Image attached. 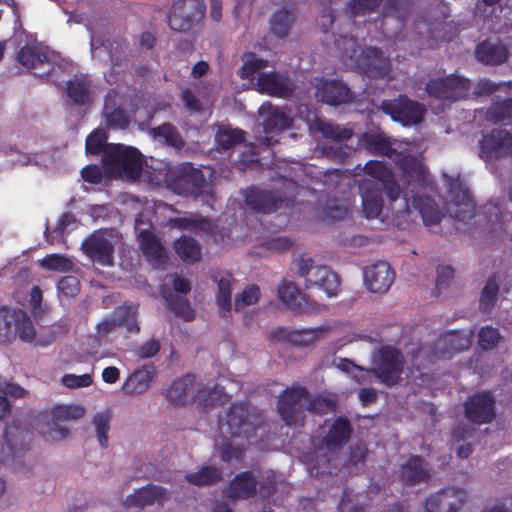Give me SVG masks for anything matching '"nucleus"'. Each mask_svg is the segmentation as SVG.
<instances>
[{
  "label": "nucleus",
  "instance_id": "obj_52",
  "mask_svg": "<svg viewBox=\"0 0 512 512\" xmlns=\"http://www.w3.org/2000/svg\"><path fill=\"white\" fill-rule=\"evenodd\" d=\"M41 266L49 271L69 272L73 269V262L64 255L50 254L41 260Z\"/></svg>",
  "mask_w": 512,
  "mask_h": 512
},
{
  "label": "nucleus",
  "instance_id": "obj_58",
  "mask_svg": "<svg viewBox=\"0 0 512 512\" xmlns=\"http://www.w3.org/2000/svg\"><path fill=\"white\" fill-rule=\"evenodd\" d=\"M501 339L497 328L492 326L482 327L478 332V344L483 350L494 349Z\"/></svg>",
  "mask_w": 512,
  "mask_h": 512
},
{
  "label": "nucleus",
  "instance_id": "obj_16",
  "mask_svg": "<svg viewBox=\"0 0 512 512\" xmlns=\"http://www.w3.org/2000/svg\"><path fill=\"white\" fill-rule=\"evenodd\" d=\"M512 134L503 129H493L479 141V156L484 160H496L511 156Z\"/></svg>",
  "mask_w": 512,
  "mask_h": 512
},
{
  "label": "nucleus",
  "instance_id": "obj_41",
  "mask_svg": "<svg viewBox=\"0 0 512 512\" xmlns=\"http://www.w3.org/2000/svg\"><path fill=\"white\" fill-rule=\"evenodd\" d=\"M295 21V15L287 8L276 11L271 18V31L279 38H284Z\"/></svg>",
  "mask_w": 512,
  "mask_h": 512
},
{
  "label": "nucleus",
  "instance_id": "obj_61",
  "mask_svg": "<svg viewBox=\"0 0 512 512\" xmlns=\"http://www.w3.org/2000/svg\"><path fill=\"white\" fill-rule=\"evenodd\" d=\"M382 0H351L349 8L354 16L375 12Z\"/></svg>",
  "mask_w": 512,
  "mask_h": 512
},
{
  "label": "nucleus",
  "instance_id": "obj_5",
  "mask_svg": "<svg viewBox=\"0 0 512 512\" xmlns=\"http://www.w3.org/2000/svg\"><path fill=\"white\" fill-rule=\"evenodd\" d=\"M165 183L175 194L193 198L203 195L207 187L203 171L190 162L169 168L165 174Z\"/></svg>",
  "mask_w": 512,
  "mask_h": 512
},
{
  "label": "nucleus",
  "instance_id": "obj_49",
  "mask_svg": "<svg viewBox=\"0 0 512 512\" xmlns=\"http://www.w3.org/2000/svg\"><path fill=\"white\" fill-rule=\"evenodd\" d=\"M118 315L119 327L125 326L129 333H139L140 327L137 323V306L123 305L115 309Z\"/></svg>",
  "mask_w": 512,
  "mask_h": 512
},
{
  "label": "nucleus",
  "instance_id": "obj_59",
  "mask_svg": "<svg viewBox=\"0 0 512 512\" xmlns=\"http://www.w3.org/2000/svg\"><path fill=\"white\" fill-rule=\"evenodd\" d=\"M335 408L336 403L334 400L322 395H318L309 401L306 410L310 413L325 415L334 412Z\"/></svg>",
  "mask_w": 512,
  "mask_h": 512
},
{
  "label": "nucleus",
  "instance_id": "obj_23",
  "mask_svg": "<svg viewBox=\"0 0 512 512\" xmlns=\"http://www.w3.org/2000/svg\"><path fill=\"white\" fill-rule=\"evenodd\" d=\"M316 97L319 101L338 106L349 103L353 100L350 88L339 80H323L316 90Z\"/></svg>",
  "mask_w": 512,
  "mask_h": 512
},
{
  "label": "nucleus",
  "instance_id": "obj_28",
  "mask_svg": "<svg viewBox=\"0 0 512 512\" xmlns=\"http://www.w3.org/2000/svg\"><path fill=\"white\" fill-rule=\"evenodd\" d=\"M399 477L404 484L414 485L427 481L430 478L427 463L419 455H411L408 460L400 466Z\"/></svg>",
  "mask_w": 512,
  "mask_h": 512
},
{
  "label": "nucleus",
  "instance_id": "obj_57",
  "mask_svg": "<svg viewBox=\"0 0 512 512\" xmlns=\"http://www.w3.org/2000/svg\"><path fill=\"white\" fill-rule=\"evenodd\" d=\"M99 444L103 448L108 447V432L110 429V414L108 412L96 413L93 417Z\"/></svg>",
  "mask_w": 512,
  "mask_h": 512
},
{
  "label": "nucleus",
  "instance_id": "obj_7",
  "mask_svg": "<svg viewBox=\"0 0 512 512\" xmlns=\"http://www.w3.org/2000/svg\"><path fill=\"white\" fill-rule=\"evenodd\" d=\"M204 0H174L167 13L168 26L177 32H189L204 18Z\"/></svg>",
  "mask_w": 512,
  "mask_h": 512
},
{
  "label": "nucleus",
  "instance_id": "obj_8",
  "mask_svg": "<svg viewBox=\"0 0 512 512\" xmlns=\"http://www.w3.org/2000/svg\"><path fill=\"white\" fill-rule=\"evenodd\" d=\"M443 178L448 186L449 202L447 211L450 216L459 222H468L475 216V201L470 195L469 190L464 186L460 176L453 178L443 174Z\"/></svg>",
  "mask_w": 512,
  "mask_h": 512
},
{
  "label": "nucleus",
  "instance_id": "obj_20",
  "mask_svg": "<svg viewBox=\"0 0 512 512\" xmlns=\"http://www.w3.org/2000/svg\"><path fill=\"white\" fill-rule=\"evenodd\" d=\"M82 250L92 261L102 266H113L114 245L102 231L92 233L82 243Z\"/></svg>",
  "mask_w": 512,
  "mask_h": 512
},
{
  "label": "nucleus",
  "instance_id": "obj_13",
  "mask_svg": "<svg viewBox=\"0 0 512 512\" xmlns=\"http://www.w3.org/2000/svg\"><path fill=\"white\" fill-rule=\"evenodd\" d=\"M31 431L20 421L6 426L0 438V464L9 458H15L30 449Z\"/></svg>",
  "mask_w": 512,
  "mask_h": 512
},
{
  "label": "nucleus",
  "instance_id": "obj_19",
  "mask_svg": "<svg viewBox=\"0 0 512 512\" xmlns=\"http://www.w3.org/2000/svg\"><path fill=\"white\" fill-rule=\"evenodd\" d=\"M366 175L380 184L390 204L399 199L401 188L396 181L392 170L384 163L378 160H369L363 167Z\"/></svg>",
  "mask_w": 512,
  "mask_h": 512
},
{
  "label": "nucleus",
  "instance_id": "obj_30",
  "mask_svg": "<svg viewBox=\"0 0 512 512\" xmlns=\"http://www.w3.org/2000/svg\"><path fill=\"white\" fill-rule=\"evenodd\" d=\"M352 432L350 421L340 416L333 421L323 442L329 450L339 449L349 441Z\"/></svg>",
  "mask_w": 512,
  "mask_h": 512
},
{
  "label": "nucleus",
  "instance_id": "obj_47",
  "mask_svg": "<svg viewBox=\"0 0 512 512\" xmlns=\"http://www.w3.org/2000/svg\"><path fill=\"white\" fill-rule=\"evenodd\" d=\"M15 309L0 306V343H10L15 340V328L11 325L15 321Z\"/></svg>",
  "mask_w": 512,
  "mask_h": 512
},
{
  "label": "nucleus",
  "instance_id": "obj_27",
  "mask_svg": "<svg viewBox=\"0 0 512 512\" xmlns=\"http://www.w3.org/2000/svg\"><path fill=\"white\" fill-rule=\"evenodd\" d=\"M293 125V119L288 116L284 111L275 108L265 118L263 126L266 136L260 139V143L267 147L273 146L278 143L273 140L270 134H279L280 132L289 129Z\"/></svg>",
  "mask_w": 512,
  "mask_h": 512
},
{
  "label": "nucleus",
  "instance_id": "obj_48",
  "mask_svg": "<svg viewBox=\"0 0 512 512\" xmlns=\"http://www.w3.org/2000/svg\"><path fill=\"white\" fill-rule=\"evenodd\" d=\"M67 95L75 105H84L89 101V84L84 78H75L67 82Z\"/></svg>",
  "mask_w": 512,
  "mask_h": 512
},
{
  "label": "nucleus",
  "instance_id": "obj_64",
  "mask_svg": "<svg viewBox=\"0 0 512 512\" xmlns=\"http://www.w3.org/2000/svg\"><path fill=\"white\" fill-rule=\"evenodd\" d=\"M92 376L88 373L82 375L65 374L62 383L68 388L88 387L92 384Z\"/></svg>",
  "mask_w": 512,
  "mask_h": 512
},
{
  "label": "nucleus",
  "instance_id": "obj_29",
  "mask_svg": "<svg viewBox=\"0 0 512 512\" xmlns=\"http://www.w3.org/2000/svg\"><path fill=\"white\" fill-rule=\"evenodd\" d=\"M278 298L294 312L306 313L310 309L308 301L301 295L296 283L292 281H282L278 287Z\"/></svg>",
  "mask_w": 512,
  "mask_h": 512
},
{
  "label": "nucleus",
  "instance_id": "obj_51",
  "mask_svg": "<svg viewBox=\"0 0 512 512\" xmlns=\"http://www.w3.org/2000/svg\"><path fill=\"white\" fill-rule=\"evenodd\" d=\"M318 130L324 138L333 139L336 141H346L353 136V130L346 127H341L337 124H332L326 121H320Z\"/></svg>",
  "mask_w": 512,
  "mask_h": 512
},
{
  "label": "nucleus",
  "instance_id": "obj_21",
  "mask_svg": "<svg viewBox=\"0 0 512 512\" xmlns=\"http://www.w3.org/2000/svg\"><path fill=\"white\" fill-rule=\"evenodd\" d=\"M395 280V272L386 261H379L364 269V282L369 291L385 293Z\"/></svg>",
  "mask_w": 512,
  "mask_h": 512
},
{
  "label": "nucleus",
  "instance_id": "obj_62",
  "mask_svg": "<svg viewBox=\"0 0 512 512\" xmlns=\"http://www.w3.org/2000/svg\"><path fill=\"white\" fill-rule=\"evenodd\" d=\"M484 213L487 215V220L491 224L492 230L503 229L504 215L499 203H488L484 206Z\"/></svg>",
  "mask_w": 512,
  "mask_h": 512
},
{
  "label": "nucleus",
  "instance_id": "obj_17",
  "mask_svg": "<svg viewBox=\"0 0 512 512\" xmlns=\"http://www.w3.org/2000/svg\"><path fill=\"white\" fill-rule=\"evenodd\" d=\"M467 501V492L461 487H447L430 495L425 501L426 512H457Z\"/></svg>",
  "mask_w": 512,
  "mask_h": 512
},
{
  "label": "nucleus",
  "instance_id": "obj_46",
  "mask_svg": "<svg viewBox=\"0 0 512 512\" xmlns=\"http://www.w3.org/2000/svg\"><path fill=\"white\" fill-rule=\"evenodd\" d=\"M185 479L197 486L211 485L222 479V472L211 466H203L199 471L189 473Z\"/></svg>",
  "mask_w": 512,
  "mask_h": 512
},
{
  "label": "nucleus",
  "instance_id": "obj_4",
  "mask_svg": "<svg viewBox=\"0 0 512 512\" xmlns=\"http://www.w3.org/2000/svg\"><path fill=\"white\" fill-rule=\"evenodd\" d=\"M102 166L107 174L124 175L129 179L136 180L142 171V154L134 147L108 144L104 155H102Z\"/></svg>",
  "mask_w": 512,
  "mask_h": 512
},
{
  "label": "nucleus",
  "instance_id": "obj_6",
  "mask_svg": "<svg viewBox=\"0 0 512 512\" xmlns=\"http://www.w3.org/2000/svg\"><path fill=\"white\" fill-rule=\"evenodd\" d=\"M296 268V275L304 279L306 288H318L328 297L338 295L341 279L329 266L318 264L309 257H300L296 261Z\"/></svg>",
  "mask_w": 512,
  "mask_h": 512
},
{
  "label": "nucleus",
  "instance_id": "obj_37",
  "mask_svg": "<svg viewBox=\"0 0 512 512\" xmlns=\"http://www.w3.org/2000/svg\"><path fill=\"white\" fill-rule=\"evenodd\" d=\"M193 384L194 376L192 374L175 379L167 389V399L175 405L185 404L192 392Z\"/></svg>",
  "mask_w": 512,
  "mask_h": 512
},
{
  "label": "nucleus",
  "instance_id": "obj_40",
  "mask_svg": "<svg viewBox=\"0 0 512 512\" xmlns=\"http://www.w3.org/2000/svg\"><path fill=\"white\" fill-rule=\"evenodd\" d=\"M487 119L495 124L512 125V98L493 103L487 110Z\"/></svg>",
  "mask_w": 512,
  "mask_h": 512
},
{
  "label": "nucleus",
  "instance_id": "obj_43",
  "mask_svg": "<svg viewBox=\"0 0 512 512\" xmlns=\"http://www.w3.org/2000/svg\"><path fill=\"white\" fill-rule=\"evenodd\" d=\"M11 326L15 328V338L19 337L24 342H32L34 340L36 335L35 327L28 315L22 310H16L15 321H13Z\"/></svg>",
  "mask_w": 512,
  "mask_h": 512
},
{
  "label": "nucleus",
  "instance_id": "obj_15",
  "mask_svg": "<svg viewBox=\"0 0 512 512\" xmlns=\"http://www.w3.org/2000/svg\"><path fill=\"white\" fill-rule=\"evenodd\" d=\"M464 415L473 424L491 423L496 417L495 398L490 391L475 393L464 402Z\"/></svg>",
  "mask_w": 512,
  "mask_h": 512
},
{
  "label": "nucleus",
  "instance_id": "obj_39",
  "mask_svg": "<svg viewBox=\"0 0 512 512\" xmlns=\"http://www.w3.org/2000/svg\"><path fill=\"white\" fill-rule=\"evenodd\" d=\"M17 59L21 65L29 69L49 63L47 53L40 48L32 46L21 47Z\"/></svg>",
  "mask_w": 512,
  "mask_h": 512
},
{
  "label": "nucleus",
  "instance_id": "obj_33",
  "mask_svg": "<svg viewBox=\"0 0 512 512\" xmlns=\"http://www.w3.org/2000/svg\"><path fill=\"white\" fill-rule=\"evenodd\" d=\"M321 333L320 329H301L286 331L282 327L272 330L269 334L270 340H286L295 346H308L313 343Z\"/></svg>",
  "mask_w": 512,
  "mask_h": 512
},
{
  "label": "nucleus",
  "instance_id": "obj_55",
  "mask_svg": "<svg viewBox=\"0 0 512 512\" xmlns=\"http://www.w3.org/2000/svg\"><path fill=\"white\" fill-rule=\"evenodd\" d=\"M106 134L103 130L97 129L94 130L91 134H89L86 138L85 148L87 153L92 155H99L104 152L109 143H106Z\"/></svg>",
  "mask_w": 512,
  "mask_h": 512
},
{
  "label": "nucleus",
  "instance_id": "obj_3",
  "mask_svg": "<svg viewBox=\"0 0 512 512\" xmlns=\"http://www.w3.org/2000/svg\"><path fill=\"white\" fill-rule=\"evenodd\" d=\"M284 195L274 191L261 189L256 186L248 188L244 194L247 206L258 213L269 214L276 212L282 206L293 204L295 196L302 187L291 178H283Z\"/></svg>",
  "mask_w": 512,
  "mask_h": 512
},
{
  "label": "nucleus",
  "instance_id": "obj_26",
  "mask_svg": "<svg viewBox=\"0 0 512 512\" xmlns=\"http://www.w3.org/2000/svg\"><path fill=\"white\" fill-rule=\"evenodd\" d=\"M474 54L479 62L497 66L507 61L509 52L500 40L486 39L476 46Z\"/></svg>",
  "mask_w": 512,
  "mask_h": 512
},
{
  "label": "nucleus",
  "instance_id": "obj_25",
  "mask_svg": "<svg viewBox=\"0 0 512 512\" xmlns=\"http://www.w3.org/2000/svg\"><path fill=\"white\" fill-rule=\"evenodd\" d=\"M358 67L371 77H382L388 71L389 63L380 49L364 48L357 59Z\"/></svg>",
  "mask_w": 512,
  "mask_h": 512
},
{
  "label": "nucleus",
  "instance_id": "obj_38",
  "mask_svg": "<svg viewBox=\"0 0 512 512\" xmlns=\"http://www.w3.org/2000/svg\"><path fill=\"white\" fill-rule=\"evenodd\" d=\"M138 241L143 254L153 260H161L165 256V249L158 237L150 230H141L138 234Z\"/></svg>",
  "mask_w": 512,
  "mask_h": 512
},
{
  "label": "nucleus",
  "instance_id": "obj_35",
  "mask_svg": "<svg viewBox=\"0 0 512 512\" xmlns=\"http://www.w3.org/2000/svg\"><path fill=\"white\" fill-rule=\"evenodd\" d=\"M459 333L450 331L441 335L433 345V356L436 359L450 358L454 353L460 352L470 344L468 338H464L465 344L458 343Z\"/></svg>",
  "mask_w": 512,
  "mask_h": 512
},
{
  "label": "nucleus",
  "instance_id": "obj_18",
  "mask_svg": "<svg viewBox=\"0 0 512 512\" xmlns=\"http://www.w3.org/2000/svg\"><path fill=\"white\" fill-rule=\"evenodd\" d=\"M170 496L171 494L166 488L150 483L135 489L131 495L125 498L123 505L126 509H144L153 505L163 507Z\"/></svg>",
  "mask_w": 512,
  "mask_h": 512
},
{
  "label": "nucleus",
  "instance_id": "obj_36",
  "mask_svg": "<svg viewBox=\"0 0 512 512\" xmlns=\"http://www.w3.org/2000/svg\"><path fill=\"white\" fill-rule=\"evenodd\" d=\"M173 248L178 257L185 263L194 264L201 260L202 249L199 242L187 235L174 241Z\"/></svg>",
  "mask_w": 512,
  "mask_h": 512
},
{
  "label": "nucleus",
  "instance_id": "obj_44",
  "mask_svg": "<svg viewBox=\"0 0 512 512\" xmlns=\"http://www.w3.org/2000/svg\"><path fill=\"white\" fill-rule=\"evenodd\" d=\"M245 141V132L238 128H222L215 135V142L219 149L228 150Z\"/></svg>",
  "mask_w": 512,
  "mask_h": 512
},
{
  "label": "nucleus",
  "instance_id": "obj_9",
  "mask_svg": "<svg viewBox=\"0 0 512 512\" xmlns=\"http://www.w3.org/2000/svg\"><path fill=\"white\" fill-rule=\"evenodd\" d=\"M85 415V409L78 404L55 405L51 409V419L46 424L37 423L40 434L47 441H58L65 439L70 430L66 426L60 425L61 422L77 420Z\"/></svg>",
  "mask_w": 512,
  "mask_h": 512
},
{
  "label": "nucleus",
  "instance_id": "obj_60",
  "mask_svg": "<svg viewBox=\"0 0 512 512\" xmlns=\"http://www.w3.org/2000/svg\"><path fill=\"white\" fill-rule=\"evenodd\" d=\"M323 153L331 160L345 163L355 151L348 145H326L323 147Z\"/></svg>",
  "mask_w": 512,
  "mask_h": 512
},
{
  "label": "nucleus",
  "instance_id": "obj_12",
  "mask_svg": "<svg viewBox=\"0 0 512 512\" xmlns=\"http://www.w3.org/2000/svg\"><path fill=\"white\" fill-rule=\"evenodd\" d=\"M371 372L386 386L398 383L403 372V355L400 350L384 346L379 350V358Z\"/></svg>",
  "mask_w": 512,
  "mask_h": 512
},
{
  "label": "nucleus",
  "instance_id": "obj_50",
  "mask_svg": "<svg viewBox=\"0 0 512 512\" xmlns=\"http://www.w3.org/2000/svg\"><path fill=\"white\" fill-rule=\"evenodd\" d=\"M232 280L233 277L231 274H228L226 277H222L218 281V292L216 295V301L224 313V315L230 312L232 303H231V293H232Z\"/></svg>",
  "mask_w": 512,
  "mask_h": 512
},
{
  "label": "nucleus",
  "instance_id": "obj_31",
  "mask_svg": "<svg viewBox=\"0 0 512 512\" xmlns=\"http://www.w3.org/2000/svg\"><path fill=\"white\" fill-rule=\"evenodd\" d=\"M154 376V365H144L142 368L135 370L132 374L129 375V377L122 385L123 393L127 395H139L146 392Z\"/></svg>",
  "mask_w": 512,
  "mask_h": 512
},
{
  "label": "nucleus",
  "instance_id": "obj_24",
  "mask_svg": "<svg viewBox=\"0 0 512 512\" xmlns=\"http://www.w3.org/2000/svg\"><path fill=\"white\" fill-rule=\"evenodd\" d=\"M257 85L263 93L280 98H287L294 91L293 84L288 77L276 72L260 73Z\"/></svg>",
  "mask_w": 512,
  "mask_h": 512
},
{
  "label": "nucleus",
  "instance_id": "obj_32",
  "mask_svg": "<svg viewBox=\"0 0 512 512\" xmlns=\"http://www.w3.org/2000/svg\"><path fill=\"white\" fill-rule=\"evenodd\" d=\"M258 482L251 471L237 474L229 484V497L231 499H250L257 493Z\"/></svg>",
  "mask_w": 512,
  "mask_h": 512
},
{
  "label": "nucleus",
  "instance_id": "obj_2",
  "mask_svg": "<svg viewBox=\"0 0 512 512\" xmlns=\"http://www.w3.org/2000/svg\"><path fill=\"white\" fill-rule=\"evenodd\" d=\"M405 176L409 179V185H412L410 194L405 192L403 195V210H409V201L412 207L421 215L424 225L428 228L439 225L443 217L435 201L426 195L414 193V189L424 188L428 183V171L424 164L410 158L402 166Z\"/></svg>",
  "mask_w": 512,
  "mask_h": 512
},
{
  "label": "nucleus",
  "instance_id": "obj_10",
  "mask_svg": "<svg viewBox=\"0 0 512 512\" xmlns=\"http://www.w3.org/2000/svg\"><path fill=\"white\" fill-rule=\"evenodd\" d=\"M379 109L390 116L393 121L406 127L421 123L426 112L423 104L406 95H400L396 99L383 100Z\"/></svg>",
  "mask_w": 512,
  "mask_h": 512
},
{
  "label": "nucleus",
  "instance_id": "obj_56",
  "mask_svg": "<svg viewBox=\"0 0 512 512\" xmlns=\"http://www.w3.org/2000/svg\"><path fill=\"white\" fill-rule=\"evenodd\" d=\"M260 298V288L256 284L247 285L241 294L235 297L234 308L236 311L246 306L253 305Z\"/></svg>",
  "mask_w": 512,
  "mask_h": 512
},
{
  "label": "nucleus",
  "instance_id": "obj_45",
  "mask_svg": "<svg viewBox=\"0 0 512 512\" xmlns=\"http://www.w3.org/2000/svg\"><path fill=\"white\" fill-rule=\"evenodd\" d=\"M165 299L169 309L173 312L175 317L180 318L185 322L194 320L195 311L187 299L172 294L166 296Z\"/></svg>",
  "mask_w": 512,
  "mask_h": 512
},
{
  "label": "nucleus",
  "instance_id": "obj_11",
  "mask_svg": "<svg viewBox=\"0 0 512 512\" xmlns=\"http://www.w3.org/2000/svg\"><path fill=\"white\" fill-rule=\"evenodd\" d=\"M469 79L450 75L442 78H432L425 85L426 93L439 100L457 101L466 98L471 90Z\"/></svg>",
  "mask_w": 512,
  "mask_h": 512
},
{
  "label": "nucleus",
  "instance_id": "obj_53",
  "mask_svg": "<svg viewBox=\"0 0 512 512\" xmlns=\"http://www.w3.org/2000/svg\"><path fill=\"white\" fill-rule=\"evenodd\" d=\"M80 288L81 284L79 279L73 275L64 276L57 282L59 298H75L79 294Z\"/></svg>",
  "mask_w": 512,
  "mask_h": 512
},
{
  "label": "nucleus",
  "instance_id": "obj_1",
  "mask_svg": "<svg viewBox=\"0 0 512 512\" xmlns=\"http://www.w3.org/2000/svg\"><path fill=\"white\" fill-rule=\"evenodd\" d=\"M264 424V415L258 409L247 403L232 404L224 416L219 417L218 430L221 437L229 439L233 437H254ZM221 459L230 462L232 459L241 460L244 449L234 446L229 440L220 447Z\"/></svg>",
  "mask_w": 512,
  "mask_h": 512
},
{
  "label": "nucleus",
  "instance_id": "obj_14",
  "mask_svg": "<svg viewBox=\"0 0 512 512\" xmlns=\"http://www.w3.org/2000/svg\"><path fill=\"white\" fill-rule=\"evenodd\" d=\"M309 396V391L304 386L287 387L280 394L277 410L286 425L297 424L303 418V401Z\"/></svg>",
  "mask_w": 512,
  "mask_h": 512
},
{
  "label": "nucleus",
  "instance_id": "obj_42",
  "mask_svg": "<svg viewBox=\"0 0 512 512\" xmlns=\"http://www.w3.org/2000/svg\"><path fill=\"white\" fill-rule=\"evenodd\" d=\"M499 293V282L496 275L488 278L481 291L479 309L482 313H489L495 306Z\"/></svg>",
  "mask_w": 512,
  "mask_h": 512
},
{
  "label": "nucleus",
  "instance_id": "obj_63",
  "mask_svg": "<svg viewBox=\"0 0 512 512\" xmlns=\"http://www.w3.org/2000/svg\"><path fill=\"white\" fill-rule=\"evenodd\" d=\"M266 66V61L258 58L254 53H250L248 59L244 62L239 71L241 78H249L254 73Z\"/></svg>",
  "mask_w": 512,
  "mask_h": 512
},
{
  "label": "nucleus",
  "instance_id": "obj_54",
  "mask_svg": "<svg viewBox=\"0 0 512 512\" xmlns=\"http://www.w3.org/2000/svg\"><path fill=\"white\" fill-rule=\"evenodd\" d=\"M152 131L156 138H162L168 145L179 147L183 143L179 131L171 123H163Z\"/></svg>",
  "mask_w": 512,
  "mask_h": 512
},
{
  "label": "nucleus",
  "instance_id": "obj_22",
  "mask_svg": "<svg viewBox=\"0 0 512 512\" xmlns=\"http://www.w3.org/2000/svg\"><path fill=\"white\" fill-rule=\"evenodd\" d=\"M359 192L362 199V208L368 219L380 217L383 208L382 193L384 189L374 180H359Z\"/></svg>",
  "mask_w": 512,
  "mask_h": 512
},
{
  "label": "nucleus",
  "instance_id": "obj_34",
  "mask_svg": "<svg viewBox=\"0 0 512 512\" xmlns=\"http://www.w3.org/2000/svg\"><path fill=\"white\" fill-rule=\"evenodd\" d=\"M358 144L370 154L391 157L395 153V148L388 138L374 131H366L360 137Z\"/></svg>",
  "mask_w": 512,
  "mask_h": 512
}]
</instances>
